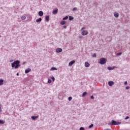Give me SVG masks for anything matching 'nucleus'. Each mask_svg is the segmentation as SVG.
Wrapping results in <instances>:
<instances>
[{
  "instance_id": "obj_1",
  "label": "nucleus",
  "mask_w": 130,
  "mask_h": 130,
  "mask_svg": "<svg viewBox=\"0 0 130 130\" xmlns=\"http://www.w3.org/2000/svg\"><path fill=\"white\" fill-rule=\"evenodd\" d=\"M11 67L12 68H14L15 70H17V69H18L19 67H20V61L19 60H16L14 62L11 63Z\"/></svg>"
},
{
  "instance_id": "obj_2",
  "label": "nucleus",
  "mask_w": 130,
  "mask_h": 130,
  "mask_svg": "<svg viewBox=\"0 0 130 130\" xmlns=\"http://www.w3.org/2000/svg\"><path fill=\"white\" fill-rule=\"evenodd\" d=\"M121 124V122H118L114 120H112L111 122L108 123V125H118Z\"/></svg>"
},
{
  "instance_id": "obj_3",
  "label": "nucleus",
  "mask_w": 130,
  "mask_h": 130,
  "mask_svg": "<svg viewBox=\"0 0 130 130\" xmlns=\"http://www.w3.org/2000/svg\"><path fill=\"white\" fill-rule=\"evenodd\" d=\"M99 63H100L101 64H105V63H106V59L105 58H101L100 59Z\"/></svg>"
},
{
  "instance_id": "obj_4",
  "label": "nucleus",
  "mask_w": 130,
  "mask_h": 130,
  "mask_svg": "<svg viewBox=\"0 0 130 130\" xmlns=\"http://www.w3.org/2000/svg\"><path fill=\"white\" fill-rule=\"evenodd\" d=\"M81 31V35H82L83 36H86V35H88V34H89L88 30H84Z\"/></svg>"
},
{
  "instance_id": "obj_5",
  "label": "nucleus",
  "mask_w": 130,
  "mask_h": 130,
  "mask_svg": "<svg viewBox=\"0 0 130 130\" xmlns=\"http://www.w3.org/2000/svg\"><path fill=\"white\" fill-rule=\"evenodd\" d=\"M108 84L109 86H110V87H112V86H113L114 85V82H113V81H110L108 82Z\"/></svg>"
},
{
  "instance_id": "obj_6",
  "label": "nucleus",
  "mask_w": 130,
  "mask_h": 130,
  "mask_svg": "<svg viewBox=\"0 0 130 130\" xmlns=\"http://www.w3.org/2000/svg\"><path fill=\"white\" fill-rule=\"evenodd\" d=\"M62 52V49L58 48L56 49V52L57 53H59V52Z\"/></svg>"
},
{
  "instance_id": "obj_7",
  "label": "nucleus",
  "mask_w": 130,
  "mask_h": 130,
  "mask_svg": "<svg viewBox=\"0 0 130 130\" xmlns=\"http://www.w3.org/2000/svg\"><path fill=\"white\" fill-rule=\"evenodd\" d=\"M75 62H76V61H75V60H72V61H70L69 63V67H72V66H73V64H74V63H75Z\"/></svg>"
},
{
  "instance_id": "obj_8",
  "label": "nucleus",
  "mask_w": 130,
  "mask_h": 130,
  "mask_svg": "<svg viewBox=\"0 0 130 130\" xmlns=\"http://www.w3.org/2000/svg\"><path fill=\"white\" fill-rule=\"evenodd\" d=\"M30 72H31V69L30 68H27L25 70V74H28V73H30Z\"/></svg>"
},
{
  "instance_id": "obj_9",
  "label": "nucleus",
  "mask_w": 130,
  "mask_h": 130,
  "mask_svg": "<svg viewBox=\"0 0 130 130\" xmlns=\"http://www.w3.org/2000/svg\"><path fill=\"white\" fill-rule=\"evenodd\" d=\"M114 16L115 18H118V17H119V14L116 12L114 13Z\"/></svg>"
},
{
  "instance_id": "obj_10",
  "label": "nucleus",
  "mask_w": 130,
  "mask_h": 130,
  "mask_svg": "<svg viewBox=\"0 0 130 130\" xmlns=\"http://www.w3.org/2000/svg\"><path fill=\"white\" fill-rule=\"evenodd\" d=\"M84 66L85 67V68H89V67H90V63H89V62H85Z\"/></svg>"
},
{
  "instance_id": "obj_11",
  "label": "nucleus",
  "mask_w": 130,
  "mask_h": 130,
  "mask_svg": "<svg viewBox=\"0 0 130 130\" xmlns=\"http://www.w3.org/2000/svg\"><path fill=\"white\" fill-rule=\"evenodd\" d=\"M31 117L32 120H36L38 118V116H32Z\"/></svg>"
},
{
  "instance_id": "obj_12",
  "label": "nucleus",
  "mask_w": 130,
  "mask_h": 130,
  "mask_svg": "<svg viewBox=\"0 0 130 130\" xmlns=\"http://www.w3.org/2000/svg\"><path fill=\"white\" fill-rule=\"evenodd\" d=\"M58 12V9H56L55 10L53 11V15H56L57 14V12Z\"/></svg>"
},
{
  "instance_id": "obj_13",
  "label": "nucleus",
  "mask_w": 130,
  "mask_h": 130,
  "mask_svg": "<svg viewBox=\"0 0 130 130\" xmlns=\"http://www.w3.org/2000/svg\"><path fill=\"white\" fill-rule=\"evenodd\" d=\"M38 14H39V16H40V17H42V16H43V11H39Z\"/></svg>"
},
{
  "instance_id": "obj_14",
  "label": "nucleus",
  "mask_w": 130,
  "mask_h": 130,
  "mask_svg": "<svg viewBox=\"0 0 130 130\" xmlns=\"http://www.w3.org/2000/svg\"><path fill=\"white\" fill-rule=\"evenodd\" d=\"M2 85H4V80L0 79V86H2Z\"/></svg>"
},
{
  "instance_id": "obj_15",
  "label": "nucleus",
  "mask_w": 130,
  "mask_h": 130,
  "mask_svg": "<svg viewBox=\"0 0 130 130\" xmlns=\"http://www.w3.org/2000/svg\"><path fill=\"white\" fill-rule=\"evenodd\" d=\"M45 20L47 22H49V16H46L45 17Z\"/></svg>"
},
{
  "instance_id": "obj_16",
  "label": "nucleus",
  "mask_w": 130,
  "mask_h": 130,
  "mask_svg": "<svg viewBox=\"0 0 130 130\" xmlns=\"http://www.w3.org/2000/svg\"><path fill=\"white\" fill-rule=\"evenodd\" d=\"M42 21V19L41 18H40L36 20V22L37 23H38L39 22H41Z\"/></svg>"
},
{
  "instance_id": "obj_17",
  "label": "nucleus",
  "mask_w": 130,
  "mask_h": 130,
  "mask_svg": "<svg viewBox=\"0 0 130 130\" xmlns=\"http://www.w3.org/2000/svg\"><path fill=\"white\" fill-rule=\"evenodd\" d=\"M50 71H57V69L55 67H53L50 69Z\"/></svg>"
},
{
  "instance_id": "obj_18",
  "label": "nucleus",
  "mask_w": 130,
  "mask_h": 130,
  "mask_svg": "<svg viewBox=\"0 0 130 130\" xmlns=\"http://www.w3.org/2000/svg\"><path fill=\"white\" fill-rule=\"evenodd\" d=\"M108 70H109V71H112L114 70V67H108Z\"/></svg>"
},
{
  "instance_id": "obj_19",
  "label": "nucleus",
  "mask_w": 130,
  "mask_h": 130,
  "mask_svg": "<svg viewBox=\"0 0 130 130\" xmlns=\"http://www.w3.org/2000/svg\"><path fill=\"white\" fill-rule=\"evenodd\" d=\"M5 123V120H0V124H4Z\"/></svg>"
},
{
  "instance_id": "obj_20",
  "label": "nucleus",
  "mask_w": 130,
  "mask_h": 130,
  "mask_svg": "<svg viewBox=\"0 0 130 130\" xmlns=\"http://www.w3.org/2000/svg\"><path fill=\"white\" fill-rule=\"evenodd\" d=\"M21 19L22 20H25L26 19V16L23 15L22 16H21Z\"/></svg>"
},
{
  "instance_id": "obj_21",
  "label": "nucleus",
  "mask_w": 130,
  "mask_h": 130,
  "mask_svg": "<svg viewBox=\"0 0 130 130\" xmlns=\"http://www.w3.org/2000/svg\"><path fill=\"white\" fill-rule=\"evenodd\" d=\"M87 95V92H84L82 94V97H85Z\"/></svg>"
},
{
  "instance_id": "obj_22",
  "label": "nucleus",
  "mask_w": 130,
  "mask_h": 130,
  "mask_svg": "<svg viewBox=\"0 0 130 130\" xmlns=\"http://www.w3.org/2000/svg\"><path fill=\"white\" fill-rule=\"evenodd\" d=\"M66 21H61L60 22L61 25H65L66 24Z\"/></svg>"
},
{
  "instance_id": "obj_23",
  "label": "nucleus",
  "mask_w": 130,
  "mask_h": 130,
  "mask_svg": "<svg viewBox=\"0 0 130 130\" xmlns=\"http://www.w3.org/2000/svg\"><path fill=\"white\" fill-rule=\"evenodd\" d=\"M74 19V17H73L72 16H69V20H70V21H72V20Z\"/></svg>"
},
{
  "instance_id": "obj_24",
  "label": "nucleus",
  "mask_w": 130,
  "mask_h": 130,
  "mask_svg": "<svg viewBox=\"0 0 130 130\" xmlns=\"http://www.w3.org/2000/svg\"><path fill=\"white\" fill-rule=\"evenodd\" d=\"M94 126V125L93 124H91L89 126V128H92Z\"/></svg>"
},
{
  "instance_id": "obj_25",
  "label": "nucleus",
  "mask_w": 130,
  "mask_h": 130,
  "mask_svg": "<svg viewBox=\"0 0 130 130\" xmlns=\"http://www.w3.org/2000/svg\"><path fill=\"white\" fill-rule=\"evenodd\" d=\"M68 19H69V17L68 16H66L65 17H64L63 18V20H68Z\"/></svg>"
},
{
  "instance_id": "obj_26",
  "label": "nucleus",
  "mask_w": 130,
  "mask_h": 130,
  "mask_svg": "<svg viewBox=\"0 0 130 130\" xmlns=\"http://www.w3.org/2000/svg\"><path fill=\"white\" fill-rule=\"evenodd\" d=\"M85 29H86V27H82L80 31H84V30H85Z\"/></svg>"
},
{
  "instance_id": "obj_27",
  "label": "nucleus",
  "mask_w": 130,
  "mask_h": 130,
  "mask_svg": "<svg viewBox=\"0 0 130 130\" xmlns=\"http://www.w3.org/2000/svg\"><path fill=\"white\" fill-rule=\"evenodd\" d=\"M51 79H52L53 82H54V81H55V79L54 78V77L52 76V77L51 78Z\"/></svg>"
},
{
  "instance_id": "obj_28",
  "label": "nucleus",
  "mask_w": 130,
  "mask_h": 130,
  "mask_svg": "<svg viewBox=\"0 0 130 130\" xmlns=\"http://www.w3.org/2000/svg\"><path fill=\"white\" fill-rule=\"evenodd\" d=\"M72 99H73V98H72L71 96L69 97V98H68L69 101H71L72 100Z\"/></svg>"
},
{
  "instance_id": "obj_29",
  "label": "nucleus",
  "mask_w": 130,
  "mask_h": 130,
  "mask_svg": "<svg viewBox=\"0 0 130 130\" xmlns=\"http://www.w3.org/2000/svg\"><path fill=\"white\" fill-rule=\"evenodd\" d=\"M121 54H122V53H121V52H120V53H117V55H118V56H120Z\"/></svg>"
},
{
  "instance_id": "obj_30",
  "label": "nucleus",
  "mask_w": 130,
  "mask_h": 130,
  "mask_svg": "<svg viewBox=\"0 0 130 130\" xmlns=\"http://www.w3.org/2000/svg\"><path fill=\"white\" fill-rule=\"evenodd\" d=\"M77 7H75L73 9V11H77Z\"/></svg>"
},
{
  "instance_id": "obj_31",
  "label": "nucleus",
  "mask_w": 130,
  "mask_h": 130,
  "mask_svg": "<svg viewBox=\"0 0 130 130\" xmlns=\"http://www.w3.org/2000/svg\"><path fill=\"white\" fill-rule=\"evenodd\" d=\"M48 83L49 84H50V83H51V80L48 79Z\"/></svg>"
},
{
  "instance_id": "obj_32",
  "label": "nucleus",
  "mask_w": 130,
  "mask_h": 130,
  "mask_svg": "<svg viewBox=\"0 0 130 130\" xmlns=\"http://www.w3.org/2000/svg\"><path fill=\"white\" fill-rule=\"evenodd\" d=\"M79 129L80 130H85V128H84L83 127H81Z\"/></svg>"
},
{
  "instance_id": "obj_33",
  "label": "nucleus",
  "mask_w": 130,
  "mask_h": 130,
  "mask_svg": "<svg viewBox=\"0 0 130 130\" xmlns=\"http://www.w3.org/2000/svg\"><path fill=\"white\" fill-rule=\"evenodd\" d=\"M129 88H130L129 86H126L125 87V89H126V90H129Z\"/></svg>"
},
{
  "instance_id": "obj_34",
  "label": "nucleus",
  "mask_w": 130,
  "mask_h": 130,
  "mask_svg": "<svg viewBox=\"0 0 130 130\" xmlns=\"http://www.w3.org/2000/svg\"><path fill=\"white\" fill-rule=\"evenodd\" d=\"M128 118H129V116H126V117L125 118V120H126V119H128Z\"/></svg>"
},
{
  "instance_id": "obj_35",
  "label": "nucleus",
  "mask_w": 130,
  "mask_h": 130,
  "mask_svg": "<svg viewBox=\"0 0 130 130\" xmlns=\"http://www.w3.org/2000/svg\"><path fill=\"white\" fill-rule=\"evenodd\" d=\"M93 57H96V53L93 54V55H92Z\"/></svg>"
},
{
  "instance_id": "obj_36",
  "label": "nucleus",
  "mask_w": 130,
  "mask_h": 130,
  "mask_svg": "<svg viewBox=\"0 0 130 130\" xmlns=\"http://www.w3.org/2000/svg\"><path fill=\"white\" fill-rule=\"evenodd\" d=\"M90 98H91V99L94 100V96L91 95V96H90Z\"/></svg>"
},
{
  "instance_id": "obj_37",
  "label": "nucleus",
  "mask_w": 130,
  "mask_h": 130,
  "mask_svg": "<svg viewBox=\"0 0 130 130\" xmlns=\"http://www.w3.org/2000/svg\"><path fill=\"white\" fill-rule=\"evenodd\" d=\"M124 85H127V81H125Z\"/></svg>"
},
{
  "instance_id": "obj_38",
  "label": "nucleus",
  "mask_w": 130,
  "mask_h": 130,
  "mask_svg": "<svg viewBox=\"0 0 130 130\" xmlns=\"http://www.w3.org/2000/svg\"><path fill=\"white\" fill-rule=\"evenodd\" d=\"M2 112V107H1V104H0V113Z\"/></svg>"
},
{
  "instance_id": "obj_39",
  "label": "nucleus",
  "mask_w": 130,
  "mask_h": 130,
  "mask_svg": "<svg viewBox=\"0 0 130 130\" xmlns=\"http://www.w3.org/2000/svg\"><path fill=\"white\" fill-rule=\"evenodd\" d=\"M9 61L10 62H13V61H14V60L12 59V60H10Z\"/></svg>"
},
{
  "instance_id": "obj_40",
  "label": "nucleus",
  "mask_w": 130,
  "mask_h": 130,
  "mask_svg": "<svg viewBox=\"0 0 130 130\" xmlns=\"http://www.w3.org/2000/svg\"><path fill=\"white\" fill-rule=\"evenodd\" d=\"M25 63H26V62H23L22 64L24 65V64H25Z\"/></svg>"
},
{
  "instance_id": "obj_41",
  "label": "nucleus",
  "mask_w": 130,
  "mask_h": 130,
  "mask_svg": "<svg viewBox=\"0 0 130 130\" xmlns=\"http://www.w3.org/2000/svg\"><path fill=\"white\" fill-rule=\"evenodd\" d=\"M63 28H67V26H64Z\"/></svg>"
},
{
  "instance_id": "obj_42",
  "label": "nucleus",
  "mask_w": 130,
  "mask_h": 130,
  "mask_svg": "<svg viewBox=\"0 0 130 130\" xmlns=\"http://www.w3.org/2000/svg\"><path fill=\"white\" fill-rule=\"evenodd\" d=\"M16 75L19 76V73H17Z\"/></svg>"
},
{
  "instance_id": "obj_43",
  "label": "nucleus",
  "mask_w": 130,
  "mask_h": 130,
  "mask_svg": "<svg viewBox=\"0 0 130 130\" xmlns=\"http://www.w3.org/2000/svg\"><path fill=\"white\" fill-rule=\"evenodd\" d=\"M105 130H110V129H105Z\"/></svg>"
},
{
  "instance_id": "obj_44",
  "label": "nucleus",
  "mask_w": 130,
  "mask_h": 130,
  "mask_svg": "<svg viewBox=\"0 0 130 130\" xmlns=\"http://www.w3.org/2000/svg\"><path fill=\"white\" fill-rule=\"evenodd\" d=\"M0 37H1V36H0Z\"/></svg>"
}]
</instances>
